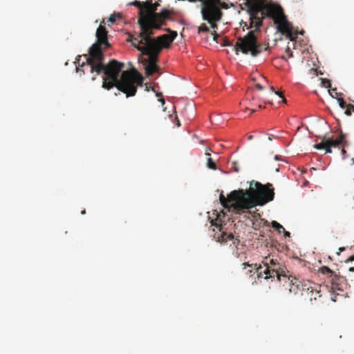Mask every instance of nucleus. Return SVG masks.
Instances as JSON below:
<instances>
[{"label":"nucleus","mask_w":354,"mask_h":354,"mask_svg":"<svg viewBox=\"0 0 354 354\" xmlns=\"http://www.w3.org/2000/svg\"><path fill=\"white\" fill-rule=\"evenodd\" d=\"M86 57V63L90 67L91 73L95 72L97 75L103 72L102 87L110 90L116 87L119 91L127 95V97L134 96L137 92V87L142 86L143 78L140 73L136 69L123 71L120 77L119 75L124 68V64L116 59H111L104 65L103 61L104 55L102 53L100 61L93 57Z\"/></svg>","instance_id":"nucleus-1"},{"label":"nucleus","mask_w":354,"mask_h":354,"mask_svg":"<svg viewBox=\"0 0 354 354\" xmlns=\"http://www.w3.org/2000/svg\"><path fill=\"white\" fill-rule=\"evenodd\" d=\"M274 189L271 183L261 184L252 180L248 189H239L231 192L225 198L220 196V202L225 209L235 214H241L257 205L263 206L273 201Z\"/></svg>","instance_id":"nucleus-2"},{"label":"nucleus","mask_w":354,"mask_h":354,"mask_svg":"<svg viewBox=\"0 0 354 354\" xmlns=\"http://www.w3.org/2000/svg\"><path fill=\"white\" fill-rule=\"evenodd\" d=\"M248 12L250 14L249 26L246 22L243 21L241 22V25L244 24L243 28L246 27L247 29L255 28V30H250L244 37L238 38L234 46V49L236 54L241 51L243 54H250L252 57H256L269 48L268 44L259 43L256 35L257 29L262 24L264 12L258 5L250 7Z\"/></svg>","instance_id":"nucleus-3"},{"label":"nucleus","mask_w":354,"mask_h":354,"mask_svg":"<svg viewBox=\"0 0 354 354\" xmlns=\"http://www.w3.org/2000/svg\"><path fill=\"white\" fill-rule=\"evenodd\" d=\"M267 15L274 20L279 32L286 35L290 40H295L297 37V30H295L291 24L288 21L283 10L278 4H271L266 7Z\"/></svg>","instance_id":"nucleus-4"},{"label":"nucleus","mask_w":354,"mask_h":354,"mask_svg":"<svg viewBox=\"0 0 354 354\" xmlns=\"http://www.w3.org/2000/svg\"><path fill=\"white\" fill-rule=\"evenodd\" d=\"M140 28V32L138 37H131L130 39L132 45L145 55L149 53L151 50H156L157 52L158 46L154 39L151 37L154 33L153 30L147 25L145 26V28L142 26Z\"/></svg>","instance_id":"nucleus-5"},{"label":"nucleus","mask_w":354,"mask_h":354,"mask_svg":"<svg viewBox=\"0 0 354 354\" xmlns=\"http://www.w3.org/2000/svg\"><path fill=\"white\" fill-rule=\"evenodd\" d=\"M104 24V21H102L97 28L96 31L97 41L91 46L88 51V57H95L98 61L102 57V48H107L110 46L107 39L108 31Z\"/></svg>","instance_id":"nucleus-6"},{"label":"nucleus","mask_w":354,"mask_h":354,"mask_svg":"<svg viewBox=\"0 0 354 354\" xmlns=\"http://www.w3.org/2000/svg\"><path fill=\"white\" fill-rule=\"evenodd\" d=\"M265 270L263 272L264 279H273L277 277L278 281H281V277H287L289 272L286 268L277 262V260L266 257L263 261Z\"/></svg>","instance_id":"nucleus-7"},{"label":"nucleus","mask_w":354,"mask_h":354,"mask_svg":"<svg viewBox=\"0 0 354 354\" xmlns=\"http://www.w3.org/2000/svg\"><path fill=\"white\" fill-rule=\"evenodd\" d=\"M219 221L217 214L216 218L214 219L212 218L210 221L211 226L214 227L212 230L215 232L217 230L213 235L214 239L221 243H227L228 241H232L233 245L236 247L239 244L240 240L238 238H235L232 233L224 231L223 226L221 223H219Z\"/></svg>","instance_id":"nucleus-8"},{"label":"nucleus","mask_w":354,"mask_h":354,"mask_svg":"<svg viewBox=\"0 0 354 354\" xmlns=\"http://www.w3.org/2000/svg\"><path fill=\"white\" fill-rule=\"evenodd\" d=\"M201 14L203 20L207 21L211 28H217L216 22L219 21L222 17V12L218 7L208 5L206 8H202Z\"/></svg>","instance_id":"nucleus-9"},{"label":"nucleus","mask_w":354,"mask_h":354,"mask_svg":"<svg viewBox=\"0 0 354 354\" xmlns=\"http://www.w3.org/2000/svg\"><path fill=\"white\" fill-rule=\"evenodd\" d=\"M319 288L320 286L310 281H306L302 290V296L305 300H308L313 304V301H316L317 298L322 297Z\"/></svg>","instance_id":"nucleus-10"},{"label":"nucleus","mask_w":354,"mask_h":354,"mask_svg":"<svg viewBox=\"0 0 354 354\" xmlns=\"http://www.w3.org/2000/svg\"><path fill=\"white\" fill-rule=\"evenodd\" d=\"M147 2H149V5L147 6V8L141 11V13L145 12V16L143 19L138 20L139 26L144 28L147 25L149 26V24L155 19L154 15L159 13L156 12L157 8L159 6L158 3H153L152 0H147Z\"/></svg>","instance_id":"nucleus-11"},{"label":"nucleus","mask_w":354,"mask_h":354,"mask_svg":"<svg viewBox=\"0 0 354 354\" xmlns=\"http://www.w3.org/2000/svg\"><path fill=\"white\" fill-rule=\"evenodd\" d=\"M172 13L173 10L163 9L158 14H155V19L149 24L150 28L153 30L160 29L162 26L165 25L166 21H174V18L171 17Z\"/></svg>","instance_id":"nucleus-12"},{"label":"nucleus","mask_w":354,"mask_h":354,"mask_svg":"<svg viewBox=\"0 0 354 354\" xmlns=\"http://www.w3.org/2000/svg\"><path fill=\"white\" fill-rule=\"evenodd\" d=\"M242 266L241 274L243 277L252 278L257 274L258 279L263 278V272L261 270L262 268L261 266L257 267V264L243 263Z\"/></svg>","instance_id":"nucleus-13"},{"label":"nucleus","mask_w":354,"mask_h":354,"mask_svg":"<svg viewBox=\"0 0 354 354\" xmlns=\"http://www.w3.org/2000/svg\"><path fill=\"white\" fill-rule=\"evenodd\" d=\"M159 53L160 48L158 47V50L157 53L156 50H151L149 53L145 54L146 55L149 56L148 64L145 66V73L147 76H152L154 73L159 70V66L156 64L158 61V55Z\"/></svg>","instance_id":"nucleus-14"},{"label":"nucleus","mask_w":354,"mask_h":354,"mask_svg":"<svg viewBox=\"0 0 354 354\" xmlns=\"http://www.w3.org/2000/svg\"><path fill=\"white\" fill-rule=\"evenodd\" d=\"M165 30L169 32V35L165 34L154 39L160 48V51L162 48H168L178 35L176 31L171 30L170 28H165Z\"/></svg>","instance_id":"nucleus-15"},{"label":"nucleus","mask_w":354,"mask_h":354,"mask_svg":"<svg viewBox=\"0 0 354 354\" xmlns=\"http://www.w3.org/2000/svg\"><path fill=\"white\" fill-rule=\"evenodd\" d=\"M286 277H288V280H290L288 289L289 293L294 295L300 294L302 296V290L304 288L306 281H301L297 278L292 277H291L290 279V276L288 275Z\"/></svg>","instance_id":"nucleus-16"},{"label":"nucleus","mask_w":354,"mask_h":354,"mask_svg":"<svg viewBox=\"0 0 354 354\" xmlns=\"http://www.w3.org/2000/svg\"><path fill=\"white\" fill-rule=\"evenodd\" d=\"M346 142L345 135H344L342 133H340L339 138L337 139H326V143L327 145L330 146V149H331V147H337L339 145H343L344 147L346 145Z\"/></svg>","instance_id":"nucleus-17"},{"label":"nucleus","mask_w":354,"mask_h":354,"mask_svg":"<svg viewBox=\"0 0 354 354\" xmlns=\"http://www.w3.org/2000/svg\"><path fill=\"white\" fill-rule=\"evenodd\" d=\"M131 5L137 7L138 8H139V18H138V20H140L141 19H143L144 17L145 16V12H143V13H141V11L142 10H146V8H147V6H148L149 5V2H147L145 1V2H142V1H134L133 2L131 3Z\"/></svg>","instance_id":"nucleus-18"},{"label":"nucleus","mask_w":354,"mask_h":354,"mask_svg":"<svg viewBox=\"0 0 354 354\" xmlns=\"http://www.w3.org/2000/svg\"><path fill=\"white\" fill-rule=\"evenodd\" d=\"M320 270L323 274L330 273V277H333L331 279L333 288H335L337 285V281L342 279L341 277L336 275L334 272L327 266H323Z\"/></svg>","instance_id":"nucleus-19"},{"label":"nucleus","mask_w":354,"mask_h":354,"mask_svg":"<svg viewBox=\"0 0 354 354\" xmlns=\"http://www.w3.org/2000/svg\"><path fill=\"white\" fill-rule=\"evenodd\" d=\"M315 148L317 149H325L326 153H331L332 150L330 149V146L327 145L326 140L320 143L315 145Z\"/></svg>","instance_id":"nucleus-20"},{"label":"nucleus","mask_w":354,"mask_h":354,"mask_svg":"<svg viewBox=\"0 0 354 354\" xmlns=\"http://www.w3.org/2000/svg\"><path fill=\"white\" fill-rule=\"evenodd\" d=\"M205 155L207 156V166L208 168L215 170L216 169V165L215 162L213 161L212 158L210 157V153L209 152H206Z\"/></svg>","instance_id":"nucleus-21"},{"label":"nucleus","mask_w":354,"mask_h":354,"mask_svg":"<svg viewBox=\"0 0 354 354\" xmlns=\"http://www.w3.org/2000/svg\"><path fill=\"white\" fill-rule=\"evenodd\" d=\"M203 2V8H206L208 5H212L214 7H218L217 3L219 2V0H201Z\"/></svg>","instance_id":"nucleus-22"},{"label":"nucleus","mask_w":354,"mask_h":354,"mask_svg":"<svg viewBox=\"0 0 354 354\" xmlns=\"http://www.w3.org/2000/svg\"><path fill=\"white\" fill-rule=\"evenodd\" d=\"M209 28L205 24H202L198 28V34L200 35L202 32H209Z\"/></svg>","instance_id":"nucleus-23"},{"label":"nucleus","mask_w":354,"mask_h":354,"mask_svg":"<svg viewBox=\"0 0 354 354\" xmlns=\"http://www.w3.org/2000/svg\"><path fill=\"white\" fill-rule=\"evenodd\" d=\"M122 18V15L120 13H117V14H113L111 15L109 17V19L108 21L111 23V24H113L115 22L116 19H121Z\"/></svg>","instance_id":"nucleus-24"},{"label":"nucleus","mask_w":354,"mask_h":354,"mask_svg":"<svg viewBox=\"0 0 354 354\" xmlns=\"http://www.w3.org/2000/svg\"><path fill=\"white\" fill-rule=\"evenodd\" d=\"M272 227L276 230H277L279 233L281 232V230H284L283 227L275 221H273L272 222Z\"/></svg>","instance_id":"nucleus-25"},{"label":"nucleus","mask_w":354,"mask_h":354,"mask_svg":"<svg viewBox=\"0 0 354 354\" xmlns=\"http://www.w3.org/2000/svg\"><path fill=\"white\" fill-rule=\"evenodd\" d=\"M322 80V84L323 86L326 88H330L331 86L330 81L327 79H321Z\"/></svg>","instance_id":"nucleus-26"},{"label":"nucleus","mask_w":354,"mask_h":354,"mask_svg":"<svg viewBox=\"0 0 354 354\" xmlns=\"http://www.w3.org/2000/svg\"><path fill=\"white\" fill-rule=\"evenodd\" d=\"M337 101H338L339 106L342 109H345L346 107H347L348 104H346V102L344 101V100L343 98H342V97L338 98Z\"/></svg>","instance_id":"nucleus-27"},{"label":"nucleus","mask_w":354,"mask_h":354,"mask_svg":"<svg viewBox=\"0 0 354 354\" xmlns=\"http://www.w3.org/2000/svg\"><path fill=\"white\" fill-rule=\"evenodd\" d=\"M232 169H233L236 172L239 171L240 167H239V165L237 162L234 161L232 162Z\"/></svg>","instance_id":"nucleus-28"},{"label":"nucleus","mask_w":354,"mask_h":354,"mask_svg":"<svg viewBox=\"0 0 354 354\" xmlns=\"http://www.w3.org/2000/svg\"><path fill=\"white\" fill-rule=\"evenodd\" d=\"M346 110L345 111V114L347 115L348 116H351V111L352 109L351 107H349V104H348L347 107H346Z\"/></svg>","instance_id":"nucleus-29"},{"label":"nucleus","mask_w":354,"mask_h":354,"mask_svg":"<svg viewBox=\"0 0 354 354\" xmlns=\"http://www.w3.org/2000/svg\"><path fill=\"white\" fill-rule=\"evenodd\" d=\"M329 92H330V95L333 97H335V95L333 94H335L336 95H337V88H333L331 90H329Z\"/></svg>","instance_id":"nucleus-30"},{"label":"nucleus","mask_w":354,"mask_h":354,"mask_svg":"<svg viewBox=\"0 0 354 354\" xmlns=\"http://www.w3.org/2000/svg\"><path fill=\"white\" fill-rule=\"evenodd\" d=\"M213 35V40L216 42H218V38L219 37V35L216 33V31L214 32V33H212Z\"/></svg>","instance_id":"nucleus-31"},{"label":"nucleus","mask_w":354,"mask_h":354,"mask_svg":"<svg viewBox=\"0 0 354 354\" xmlns=\"http://www.w3.org/2000/svg\"><path fill=\"white\" fill-rule=\"evenodd\" d=\"M310 73L315 76L318 75L317 70L315 68H311L310 70Z\"/></svg>","instance_id":"nucleus-32"},{"label":"nucleus","mask_w":354,"mask_h":354,"mask_svg":"<svg viewBox=\"0 0 354 354\" xmlns=\"http://www.w3.org/2000/svg\"><path fill=\"white\" fill-rule=\"evenodd\" d=\"M230 45H231V43L229 40H227V39H225L223 40V46H230Z\"/></svg>","instance_id":"nucleus-33"},{"label":"nucleus","mask_w":354,"mask_h":354,"mask_svg":"<svg viewBox=\"0 0 354 354\" xmlns=\"http://www.w3.org/2000/svg\"><path fill=\"white\" fill-rule=\"evenodd\" d=\"M275 93H276L277 95H278L279 96H280V97L283 99V102H286V98L284 97V96H283L281 93H279V92H278V91H276V92H275Z\"/></svg>","instance_id":"nucleus-34"},{"label":"nucleus","mask_w":354,"mask_h":354,"mask_svg":"<svg viewBox=\"0 0 354 354\" xmlns=\"http://www.w3.org/2000/svg\"><path fill=\"white\" fill-rule=\"evenodd\" d=\"M283 232L285 236H288V237L290 236V233L289 232L286 231L285 229H284V230H283Z\"/></svg>","instance_id":"nucleus-35"},{"label":"nucleus","mask_w":354,"mask_h":354,"mask_svg":"<svg viewBox=\"0 0 354 354\" xmlns=\"http://www.w3.org/2000/svg\"><path fill=\"white\" fill-rule=\"evenodd\" d=\"M77 73H80V74H82H82H84V70H83V69H82V68H79V67H77Z\"/></svg>","instance_id":"nucleus-36"},{"label":"nucleus","mask_w":354,"mask_h":354,"mask_svg":"<svg viewBox=\"0 0 354 354\" xmlns=\"http://www.w3.org/2000/svg\"><path fill=\"white\" fill-rule=\"evenodd\" d=\"M255 87L258 89V90H262L263 89V86L260 84H257L255 85Z\"/></svg>","instance_id":"nucleus-37"},{"label":"nucleus","mask_w":354,"mask_h":354,"mask_svg":"<svg viewBox=\"0 0 354 354\" xmlns=\"http://www.w3.org/2000/svg\"><path fill=\"white\" fill-rule=\"evenodd\" d=\"M345 250V248L341 247L339 248V252H337V254H339L341 252L344 251Z\"/></svg>","instance_id":"nucleus-38"},{"label":"nucleus","mask_w":354,"mask_h":354,"mask_svg":"<svg viewBox=\"0 0 354 354\" xmlns=\"http://www.w3.org/2000/svg\"><path fill=\"white\" fill-rule=\"evenodd\" d=\"M347 261H354V255L350 257Z\"/></svg>","instance_id":"nucleus-39"},{"label":"nucleus","mask_w":354,"mask_h":354,"mask_svg":"<svg viewBox=\"0 0 354 354\" xmlns=\"http://www.w3.org/2000/svg\"><path fill=\"white\" fill-rule=\"evenodd\" d=\"M176 125H177L178 127H180V121L178 120V118H176Z\"/></svg>","instance_id":"nucleus-40"},{"label":"nucleus","mask_w":354,"mask_h":354,"mask_svg":"<svg viewBox=\"0 0 354 354\" xmlns=\"http://www.w3.org/2000/svg\"><path fill=\"white\" fill-rule=\"evenodd\" d=\"M287 51H288V53H290L289 57H292V53L290 52V48H289L287 49Z\"/></svg>","instance_id":"nucleus-41"},{"label":"nucleus","mask_w":354,"mask_h":354,"mask_svg":"<svg viewBox=\"0 0 354 354\" xmlns=\"http://www.w3.org/2000/svg\"><path fill=\"white\" fill-rule=\"evenodd\" d=\"M159 101L162 104H165V100L163 98H161L159 100Z\"/></svg>","instance_id":"nucleus-42"},{"label":"nucleus","mask_w":354,"mask_h":354,"mask_svg":"<svg viewBox=\"0 0 354 354\" xmlns=\"http://www.w3.org/2000/svg\"><path fill=\"white\" fill-rule=\"evenodd\" d=\"M146 88H147V91H149L151 88L153 91H154V90H153V88H151V86H146Z\"/></svg>","instance_id":"nucleus-43"},{"label":"nucleus","mask_w":354,"mask_h":354,"mask_svg":"<svg viewBox=\"0 0 354 354\" xmlns=\"http://www.w3.org/2000/svg\"><path fill=\"white\" fill-rule=\"evenodd\" d=\"M349 107H351L353 111H354V106L353 105L349 104Z\"/></svg>","instance_id":"nucleus-44"},{"label":"nucleus","mask_w":354,"mask_h":354,"mask_svg":"<svg viewBox=\"0 0 354 354\" xmlns=\"http://www.w3.org/2000/svg\"><path fill=\"white\" fill-rule=\"evenodd\" d=\"M248 140H252V139H253V136H249L248 137Z\"/></svg>","instance_id":"nucleus-45"},{"label":"nucleus","mask_w":354,"mask_h":354,"mask_svg":"<svg viewBox=\"0 0 354 354\" xmlns=\"http://www.w3.org/2000/svg\"><path fill=\"white\" fill-rule=\"evenodd\" d=\"M349 271H351V272H354V267H351V268H349Z\"/></svg>","instance_id":"nucleus-46"},{"label":"nucleus","mask_w":354,"mask_h":354,"mask_svg":"<svg viewBox=\"0 0 354 354\" xmlns=\"http://www.w3.org/2000/svg\"><path fill=\"white\" fill-rule=\"evenodd\" d=\"M85 65H86V64L84 62H83L81 65H80V66L83 68Z\"/></svg>","instance_id":"nucleus-47"},{"label":"nucleus","mask_w":354,"mask_h":354,"mask_svg":"<svg viewBox=\"0 0 354 354\" xmlns=\"http://www.w3.org/2000/svg\"><path fill=\"white\" fill-rule=\"evenodd\" d=\"M256 111H257V110H256V109H252V110H251V113H250V114H251V113H254V112H256Z\"/></svg>","instance_id":"nucleus-48"},{"label":"nucleus","mask_w":354,"mask_h":354,"mask_svg":"<svg viewBox=\"0 0 354 354\" xmlns=\"http://www.w3.org/2000/svg\"><path fill=\"white\" fill-rule=\"evenodd\" d=\"M275 160H279V156L276 155L275 157H274Z\"/></svg>","instance_id":"nucleus-49"},{"label":"nucleus","mask_w":354,"mask_h":354,"mask_svg":"<svg viewBox=\"0 0 354 354\" xmlns=\"http://www.w3.org/2000/svg\"><path fill=\"white\" fill-rule=\"evenodd\" d=\"M156 95H157V96L162 95V93H156Z\"/></svg>","instance_id":"nucleus-50"},{"label":"nucleus","mask_w":354,"mask_h":354,"mask_svg":"<svg viewBox=\"0 0 354 354\" xmlns=\"http://www.w3.org/2000/svg\"><path fill=\"white\" fill-rule=\"evenodd\" d=\"M345 152H346V151H345V150H344V149H342V153H344Z\"/></svg>","instance_id":"nucleus-51"},{"label":"nucleus","mask_w":354,"mask_h":354,"mask_svg":"<svg viewBox=\"0 0 354 354\" xmlns=\"http://www.w3.org/2000/svg\"><path fill=\"white\" fill-rule=\"evenodd\" d=\"M258 107H259V109H261L263 106H262V105L260 104L258 106Z\"/></svg>","instance_id":"nucleus-52"},{"label":"nucleus","mask_w":354,"mask_h":354,"mask_svg":"<svg viewBox=\"0 0 354 354\" xmlns=\"http://www.w3.org/2000/svg\"><path fill=\"white\" fill-rule=\"evenodd\" d=\"M85 213H86V211H85V210H83V211L82 212V214H85Z\"/></svg>","instance_id":"nucleus-53"},{"label":"nucleus","mask_w":354,"mask_h":354,"mask_svg":"<svg viewBox=\"0 0 354 354\" xmlns=\"http://www.w3.org/2000/svg\"><path fill=\"white\" fill-rule=\"evenodd\" d=\"M95 80V77H93L92 78V80H93V81H94Z\"/></svg>","instance_id":"nucleus-54"}]
</instances>
